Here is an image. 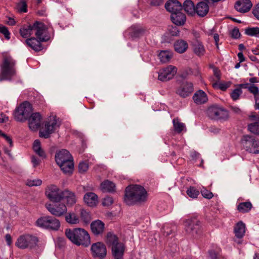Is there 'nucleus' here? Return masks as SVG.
I'll return each instance as SVG.
<instances>
[{"label": "nucleus", "instance_id": "nucleus-22", "mask_svg": "<svg viewBox=\"0 0 259 259\" xmlns=\"http://www.w3.org/2000/svg\"><path fill=\"white\" fill-rule=\"evenodd\" d=\"M166 10L171 14L182 11L183 7L180 2L178 0H169L165 4Z\"/></svg>", "mask_w": 259, "mask_h": 259}, {"label": "nucleus", "instance_id": "nucleus-43", "mask_svg": "<svg viewBox=\"0 0 259 259\" xmlns=\"http://www.w3.org/2000/svg\"><path fill=\"white\" fill-rule=\"evenodd\" d=\"M248 130L251 133L259 135V122L256 121L248 124Z\"/></svg>", "mask_w": 259, "mask_h": 259}, {"label": "nucleus", "instance_id": "nucleus-8", "mask_svg": "<svg viewBox=\"0 0 259 259\" xmlns=\"http://www.w3.org/2000/svg\"><path fill=\"white\" fill-rule=\"evenodd\" d=\"M185 227L187 233L195 238L198 237L202 233L200 222L196 218L186 220Z\"/></svg>", "mask_w": 259, "mask_h": 259}, {"label": "nucleus", "instance_id": "nucleus-60", "mask_svg": "<svg viewBox=\"0 0 259 259\" xmlns=\"http://www.w3.org/2000/svg\"><path fill=\"white\" fill-rule=\"evenodd\" d=\"M209 255L210 257V259H218L219 251H215L214 250H210L209 251Z\"/></svg>", "mask_w": 259, "mask_h": 259}, {"label": "nucleus", "instance_id": "nucleus-3", "mask_svg": "<svg viewBox=\"0 0 259 259\" xmlns=\"http://www.w3.org/2000/svg\"><path fill=\"white\" fill-rule=\"evenodd\" d=\"M15 65V61L10 56L6 55L3 56L1 65L0 81L12 79L16 73Z\"/></svg>", "mask_w": 259, "mask_h": 259}, {"label": "nucleus", "instance_id": "nucleus-19", "mask_svg": "<svg viewBox=\"0 0 259 259\" xmlns=\"http://www.w3.org/2000/svg\"><path fill=\"white\" fill-rule=\"evenodd\" d=\"M208 0H204L198 2L195 6V14L196 13L200 17H204L208 13L209 7Z\"/></svg>", "mask_w": 259, "mask_h": 259}, {"label": "nucleus", "instance_id": "nucleus-18", "mask_svg": "<svg viewBox=\"0 0 259 259\" xmlns=\"http://www.w3.org/2000/svg\"><path fill=\"white\" fill-rule=\"evenodd\" d=\"M61 197V200L64 199L66 205L68 206L73 205L77 201L75 193L68 189L62 191Z\"/></svg>", "mask_w": 259, "mask_h": 259}, {"label": "nucleus", "instance_id": "nucleus-55", "mask_svg": "<svg viewBox=\"0 0 259 259\" xmlns=\"http://www.w3.org/2000/svg\"><path fill=\"white\" fill-rule=\"evenodd\" d=\"M230 35L232 38L238 39L240 38L241 34L239 32V29L237 27H235L230 32Z\"/></svg>", "mask_w": 259, "mask_h": 259}, {"label": "nucleus", "instance_id": "nucleus-54", "mask_svg": "<svg viewBox=\"0 0 259 259\" xmlns=\"http://www.w3.org/2000/svg\"><path fill=\"white\" fill-rule=\"evenodd\" d=\"M113 203V199L112 197L107 196L105 197L102 201V204L104 206H108Z\"/></svg>", "mask_w": 259, "mask_h": 259}, {"label": "nucleus", "instance_id": "nucleus-15", "mask_svg": "<svg viewBox=\"0 0 259 259\" xmlns=\"http://www.w3.org/2000/svg\"><path fill=\"white\" fill-rule=\"evenodd\" d=\"M91 249L92 255L95 257L103 259L107 254L106 247L103 243L101 242L93 244Z\"/></svg>", "mask_w": 259, "mask_h": 259}, {"label": "nucleus", "instance_id": "nucleus-50", "mask_svg": "<svg viewBox=\"0 0 259 259\" xmlns=\"http://www.w3.org/2000/svg\"><path fill=\"white\" fill-rule=\"evenodd\" d=\"M168 30L171 36H176L179 35L180 31L176 26H169Z\"/></svg>", "mask_w": 259, "mask_h": 259}, {"label": "nucleus", "instance_id": "nucleus-34", "mask_svg": "<svg viewBox=\"0 0 259 259\" xmlns=\"http://www.w3.org/2000/svg\"><path fill=\"white\" fill-rule=\"evenodd\" d=\"M175 50L179 53H184L188 48V43L182 39L178 40L174 44Z\"/></svg>", "mask_w": 259, "mask_h": 259}, {"label": "nucleus", "instance_id": "nucleus-7", "mask_svg": "<svg viewBox=\"0 0 259 259\" xmlns=\"http://www.w3.org/2000/svg\"><path fill=\"white\" fill-rule=\"evenodd\" d=\"M241 143L245 150L253 154L259 153V140L252 136L244 135Z\"/></svg>", "mask_w": 259, "mask_h": 259}, {"label": "nucleus", "instance_id": "nucleus-40", "mask_svg": "<svg viewBox=\"0 0 259 259\" xmlns=\"http://www.w3.org/2000/svg\"><path fill=\"white\" fill-rule=\"evenodd\" d=\"M131 28L133 29V31L131 32V36L133 38L139 37L143 35L145 32V29L142 27L132 26Z\"/></svg>", "mask_w": 259, "mask_h": 259}, {"label": "nucleus", "instance_id": "nucleus-49", "mask_svg": "<svg viewBox=\"0 0 259 259\" xmlns=\"http://www.w3.org/2000/svg\"><path fill=\"white\" fill-rule=\"evenodd\" d=\"M201 194L204 198L207 199H210L213 197V193L205 188H203V189H201Z\"/></svg>", "mask_w": 259, "mask_h": 259}, {"label": "nucleus", "instance_id": "nucleus-29", "mask_svg": "<svg viewBox=\"0 0 259 259\" xmlns=\"http://www.w3.org/2000/svg\"><path fill=\"white\" fill-rule=\"evenodd\" d=\"M193 99L197 104H203L208 101L206 94L202 90L196 92L193 97Z\"/></svg>", "mask_w": 259, "mask_h": 259}, {"label": "nucleus", "instance_id": "nucleus-51", "mask_svg": "<svg viewBox=\"0 0 259 259\" xmlns=\"http://www.w3.org/2000/svg\"><path fill=\"white\" fill-rule=\"evenodd\" d=\"M78 171L80 173H83L87 171L89 168L88 163L86 162H80L78 164Z\"/></svg>", "mask_w": 259, "mask_h": 259}, {"label": "nucleus", "instance_id": "nucleus-28", "mask_svg": "<svg viewBox=\"0 0 259 259\" xmlns=\"http://www.w3.org/2000/svg\"><path fill=\"white\" fill-rule=\"evenodd\" d=\"M39 39L37 37H31L25 40L27 45L36 52H39L43 49V46Z\"/></svg>", "mask_w": 259, "mask_h": 259}, {"label": "nucleus", "instance_id": "nucleus-5", "mask_svg": "<svg viewBox=\"0 0 259 259\" xmlns=\"http://www.w3.org/2000/svg\"><path fill=\"white\" fill-rule=\"evenodd\" d=\"M38 239L37 237L29 234L20 236L15 245L20 249L35 248L38 245Z\"/></svg>", "mask_w": 259, "mask_h": 259}, {"label": "nucleus", "instance_id": "nucleus-32", "mask_svg": "<svg viewBox=\"0 0 259 259\" xmlns=\"http://www.w3.org/2000/svg\"><path fill=\"white\" fill-rule=\"evenodd\" d=\"M58 165L64 173L71 174L72 172L74 167L72 159L67 161V162H63L62 163Z\"/></svg>", "mask_w": 259, "mask_h": 259}, {"label": "nucleus", "instance_id": "nucleus-14", "mask_svg": "<svg viewBox=\"0 0 259 259\" xmlns=\"http://www.w3.org/2000/svg\"><path fill=\"white\" fill-rule=\"evenodd\" d=\"M177 72V67L172 65H168L159 70L158 79L162 81H167L173 78Z\"/></svg>", "mask_w": 259, "mask_h": 259}, {"label": "nucleus", "instance_id": "nucleus-36", "mask_svg": "<svg viewBox=\"0 0 259 259\" xmlns=\"http://www.w3.org/2000/svg\"><path fill=\"white\" fill-rule=\"evenodd\" d=\"M252 205L249 201L241 202L237 206V209L241 213H246L249 212L252 208Z\"/></svg>", "mask_w": 259, "mask_h": 259}, {"label": "nucleus", "instance_id": "nucleus-30", "mask_svg": "<svg viewBox=\"0 0 259 259\" xmlns=\"http://www.w3.org/2000/svg\"><path fill=\"white\" fill-rule=\"evenodd\" d=\"M245 232V224L242 221L237 223L234 228V233L235 237L238 239H241L244 236Z\"/></svg>", "mask_w": 259, "mask_h": 259}, {"label": "nucleus", "instance_id": "nucleus-17", "mask_svg": "<svg viewBox=\"0 0 259 259\" xmlns=\"http://www.w3.org/2000/svg\"><path fill=\"white\" fill-rule=\"evenodd\" d=\"M27 120L30 129L36 131L41 126L42 116L39 112L32 113Z\"/></svg>", "mask_w": 259, "mask_h": 259}, {"label": "nucleus", "instance_id": "nucleus-45", "mask_svg": "<svg viewBox=\"0 0 259 259\" xmlns=\"http://www.w3.org/2000/svg\"><path fill=\"white\" fill-rule=\"evenodd\" d=\"M187 195L192 198H196L199 194V191L195 187L191 186L187 190Z\"/></svg>", "mask_w": 259, "mask_h": 259}, {"label": "nucleus", "instance_id": "nucleus-61", "mask_svg": "<svg viewBox=\"0 0 259 259\" xmlns=\"http://www.w3.org/2000/svg\"><path fill=\"white\" fill-rule=\"evenodd\" d=\"M35 153L42 158H45L46 157V153L42 148H40V150L36 151Z\"/></svg>", "mask_w": 259, "mask_h": 259}, {"label": "nucleus", "instance_id": "nucleus-23", "mask_svg": "<svg viewBox=\"0 0 259 259\" xmlns=\"http://www.w3.org/2000/svg\"><path fill=\"white\" fill-rule=\"evenodd\" d=\"M91 229L95 236L102 235L105 230V224L99 220L94 221L91 224Z\"/></svg>", "mask_w": 259, "mask_h": 259}, {"label": "nucleus", "instance_id": "nucleus-57", "mask_svg": "<svg viewBox=\"0 0 259 259\" xmlns=\"http://www.w3.org/2000/svg\"><path fill=\"white\" fill-rule=\"evenodd\" d=\"M41 148L40 142L39 140H35L33 143V149L35 152Z\"/></svg>", "mask_w": 259, "mask_h": 259}, {"label": "nucleus", "instance_id": "nucleus-48", "mask_svg": "<svg viewBox=\"0 0 259 259\" xmlns=\"http://www.w3.org/2000/svg\"><path fill=\"white\" fill-rule=\"evenodd\" d=\"M242 92L241 88L235 89L231 93V97L233 101H236L239 99L240 95Z\"/></svg>", "mask_w": 259, "mask_h": 259}, {"label": "nucleus", "instance_id": "nucleus-26", "mask_svg": "<svg viewBox=\"0 0 259 259\" xmlns=\"http://www.w3.org/2000/svg\"><path fill=\"white\" fill-rule=\"evenodd\" d=\"M83 200L89 206H96L98 203V196L95 193L88 192L84 194Z\"/></svg>", "mask_w": 259, "mask_h": 259}, {"label": "nucleus", "instance_id": "nucleus-62", "mask_svg": "<svg viewBox=\"0 0 259 259\" xmlns=\"http://www.w3.org/2000/svg\"><path fill=\"white\" fill-rule=\"evenodd\" d=\"M9 118L5 114L1 113L0 114V123L6 122L8 121Z\"/></svg>", "mask_w": 259, "mask_h": 259}, {"label": "nucleus", "instance_id": "nucleus-44", "mask_svg": "<svg viewBox=\"0 0 259 259\" xmlns=\"http://www.w3.org/2000/svg\"><path fill=\"white\" fill-rule=\"evenodd\" d=\"M245 33L249 36L259 37V27H247L245 29Z\"/></svg>", "mask_w": 259, "mask_h": 259}, {"label": "nucleus", "instance_id": "nucleus-25", "mask_svg": "<svg viewBox=\"0 0 259 259\" xmlns=\"http://www.w3.org/2000/svg\"><path fill=\"white\" fill-rule=\"evenodd\" d=\"M124 249V245L121 242L112 246V253L114 259L123 258Z\"/></svg>", "mask_w": 259, "mask_h": 259}, {"label": "nucleus", "instance_id": "nucleus-31", "mask_svg": "<svg viewBox=\"0 0 259 259\" xmlns=\"http://www.w3.org/2000/svg\"><path fill=\"white\" fill-rule=\"evenodd\" d=\"M100 188L104 192H114L115 191V184L108 180L101 183Z\"/></svg>", "mask_w": 259, "mask_h": 259}, {"label": "nucleus", "instance_id": "nucleus-12", "mask_svg": "<svg viewBox=\"0 0 259 259\" xmlns=\"http://www.w3.org/2000/svg\"><path fill=\"white\" fill-rule=\"evenodd\" d=\"M61 192L56 185L52 184L47 187L45 194L51 201L59 202L61 201Z\"/></svg>", "mask_w": 259, "mask_h": 259}, {"label": "nucleus", "instance_id": "nucleus-46", "mask_svg": "<svg viewBox=\"0 0 259 259\" xmlns=\"http://www.w3.org/2000/svg\"><path fill=\"white\" fill-rule=\"evenodd\" d=\"M80 218L85 223H89L91 220L90 214L83 209H82L80 211Z\"/></svg>", "mask_w": 259, "mask_h": 259}, {"label": "nucleus", "instance_id": "nucleus-38", "mask_svg": "<svg viewBox=\"0 0 259 259\" xmlns=\"http://www.w3.org/2000/svg\"><path fill=\"white\" fill-rule=\"evenodd\" d=\"M65 221L70 224H76L79 223V218L74 212L66 213Z\"/></svg>", "mask_w": 259, "mask_h": 259}, {"label": "nucleus", "instance_id": "nucleus-63", "mask_svg": "<svg viewBox=\"0 0 259 259\" xmlns=\"http://www.w3.org/2000/svg\"><path fill=\"white\" fill-rule=\"evenodd\" d=\"M5 239L7 244L9 246L11 245L12 244V239L11 235L9 234H6L5 236Z\"/></svg>", "mask_w": 259, "mask_h": 259}, {"label": "nucleus", "instance_id": "nucleus-37", "mask_svg": "<svg viewBox=\"0 0 259 259\" xmlns=\"http://www.w3.org/2000/svg\"><path fill=\"white\" fill-rule=\"evenodd\" d=\"M174 131L178 134L181 133L185 128V125L184 123L180 122L178 118H175L172 120Z\"/></svg>", "mask_w": 259, "mask_h": 259}, {"label": "nucleus", "instance_id": "nucleus-41", "mask_svg": "<svg viewBox=\"0 0 259 259\" xmlns=\"http://www.w3.org/2000/svg\"><path fill=\"white\" fill-rule=\"evenodd\" d=\"M158 57L162 63H167L170 60L172 55L169 51H162L159 53Z\"/></svg>", "mask_w": 259, "mask_h": 259}, {"label": "nucleus", "instance_id": "nucleus-58", "mask_svg": "<svg viewBox=\"0 0 259 259\" xmlns=\"http://www.w3.org/2000/svg\"><path fill=\"white\" fill-rule=\"evenodd\" d=\"M252 13L255 18L259 20V3L255 5L252 10Z\"/></svg>", "mask_w": 259, "mask_h": 259}, {"label": "nucleus", "instance_id": "nucleus-6", "mask_svg": "<svg viewBox=\"0 0 259 259\" xmlns=\"http://www.w3.org/2000/svg\"><path fill=\"white\" fill-rule=\"evenodd\" d=\"M36 223L37 226L50 230L57 231L60 227L59 220L50 215L39 218L36 221Z\"/></svg>", "mask_w": 259, "mask_h": 259}, {"label": "nucleus", "instance_id": "nucleus-2", "mask_svg": "<svg viewBox=\"0 0 259 259\" xmlns=\"http://www.w3.org/2000/svg\"><path fill=\"white\" fill-rule=\"evenodd\" d=\"M65 235L73 244L77 246H88L91 244L90 236L88 232L83 229L77 228L73 230H65Z\"/></svg>", "mask_w": 259, "mask_h": 259}, {"label": "nucleus", "instance_id": "nucleus-20", "mask_svg": "<svg viewBox=\"0 0 259 259\" xmlns=\"http://www.w3.org/2000/svg\"><path fill=\"white\" fill-rule=\"evenodd\" d=\"M252 6L250 0H238L235 3L234 7L238 12L244 13L248 12Z\"/></svg>", "mask_w": 259, "mask_h": 259}, {"label": "nucleus", "instance_id": "nucleus-4", "mask_svg": "<svg viewBox=\"0 0 259 259\" xmlns=\"http://www.w3.org/2000/svg\"><path fill=\"white\" fill-rule=\"evenodd\" d=\"M32 112V105L28 101H24L16 108L14 118L17 121L24 122L27 120Z\"/></svg>", "mask_w": 259, "mask_h": 259}, {"label": "nucleus", "instance_id": "nucleus-53", "mask_svg": "<svg viewBox=\"0 0 259 259\" xmlns=\"http://www.w3.org/2000/svg\"><path fill=\"white\" fill-rule=\"evenodd\" d=\"M212 87L214 88H217L218 87L219 89L223 91H225L229 87V84L228 83H220L218 84L217 82H214L212 83Z\"/></svg>", "mask_w": 259, "mask_h": 259}, {"label": "nucleus", "instance_id": "nucleus-10", "mask_svg": "<svg viewBox=\"0 0 259 259\" xmlns=\"http://www.w3.org/2000/svg\"><path fill=\"white\" fill-rule=\"evenodd\" d=\"M33 28L35 31V35L36 37L40 41L46 42L50 39L51 34L49 32L48 27L44 23L35 21L33 23Z\"/></svg>", "mask_w": 259, "mask_h": 259}, {"label": "nucleus", "instance_id": "nucleus-47", "mask_svg": "<svg viewBox=\"0 0 259 259\" xmlns=\"http://www.w3.org/2000/svg\"><path fill=\"white\" fill-rule=\"evenodd\" d=\"M41 184L42 181L39 179L34 180L28 179L26 182V185L29 187L39 186Z\"/></svg>", "mask_w": 259, "mask_h": 259}, {"label": "nucleus", "instance_id": "nucleus-64", "mask_svg": "<svg viewBox=\"0 0 259 259\" xmlns=\"http://www.w3.org/2000/svg\"><path fill=\"white\" fill-rule=\"evenodd\" d=\"M162 2V0H151V5L154 6H157L160 5Z\"/></svg>", "mask_w": 259, "mask_h": 259}, {"label": "nucleus", "instance_id": "nucleus-21", "mask_svg": "<svg viewBox=\"0 0 259 259\" xmlns=\"http://www.w3.org/2000/svg\"><path fill=\"white\" fill-rule=\"evenodd\" d=\"M191 46L194 53L198 57H202L204 55L206 52L203 43L196 39L193 40Z\"/></svg>", "mask_w": 259, "mask_h": 259}, {"label": "nucleus", "instance_id": "nucleus-35", "mask_svg": "<svg viewBox=\"0 0 259 259\" xmlns=\"http://www.w3.org/2000/svg\"><path fill=\"white\" fill-rule=\"evenodd\" d=\"M33 24L28 26L24 25L20 29V33L23 38H27L33 34Z\"/></svg>", "mask_w": 259, "mask_h": 259}, {"label": "nucleus", "instance_id": "nucleus-9", "mask_svg": "<svg viewBox=\"0 0 259 259\" xmlns=\"http://www.w3.org/2000/svg\"><path fill=\"white\" fill-rule=\"evenodd\" d=\"M207 114L210 118L215 120H226L229 117L228 111L217 105L209 106L207 110Z\"/></svg>", "mask_w": 259, "mask_h": 259}, {"label": "nucleus", "instance_id": "nucleus-39", "mask_svg": "<svg viewBox=\"0 0 259 259\" xmlns=\"http://www.w3.org/2000/svg\"><path fill=\"white\" fill-rule=\"evenodd\" d=\"M106 243L108 245L113 246L120 242H118V238L116 235L111 232H108L107 234Z\"/></svg>", "mask_w": 259, "mask_h": 259}, {"label": "nucleus", "instance_id": "nucleus-13", "mask_svg": "<svg viewBox=\"0 0 259 259\" xmlns=\"http://www.w3.org/2000/svg\"><path fill=\"white\" fill-rule=\"evenodd\" d=\"M59 203L46 204V207L48 210L54 216L56 217H60L66 213L67 208L66 205L63 203L59 202Z\"/></svg>", "mask_w": 259, "mask_h": 259}, {"label": "nucleus", "instance_id": "nucleus-1", "mask_svg": "<svg viewBox=\"0 0 259 259\" xmlns=\"http://www.w3.org/2000/svg\"><path fill=\"white\" fill-rule=\"evenodd\" d=\"M147 192L142 186L133 185L125 189L124 201L128 205L142 204L147 201Z\"/></svg>", "mask_w": 259, "mask_h": 259}, {"label": "nucleus", "instance_id": "nucleus-33", "mask_svg": "<svg viewBox=\"0 0 259 259\" xmlns=\"http://www.w3.org/2000/svg\"><path fill=\"white\" fill-rule=\"evenodd\" d=\"M183 9L189 15L193 16L195 14V6L191 0H186L182 6Z\"/></svg>", "mask_w": 259, "mask_h": 259}, {"label": "nucleus", "instance_id": "nucleus-11", "mask_svg": "<svg viewBox=\"0 0 259 259\" xmlns=\"http://www.w3.org/2000/svg\"><path fill=\"white\" fill-rule=\"evenodd\" d=\"M58 126L59 125L57 124L56 117H50L49 119L45 122L44 130L39 131V137L45 139L49 138L50 135L54 133L56 127Z\"/></svg>", "mask_w": 259, "mask_h": 259}, {"label": "nucleus", "instance_id": "nucleus-24", "mask_svg": "<svg viewBox=\"0 0 259 259\" xmlns=\"http://www.w3.org/2000/svg\"><path fill=\"white\" fill-rule=\"evenodd\" d=\"M72 159V157L69 151L65 149L60 150L55 155V161L57 164L62 163L63 162H67Z\"/></svg>", "mask_w": 259, "mask_h": 259}, {"label": "nucleus", "instance_id": "nucleus-59", "mask_svg": "<svg viewBox=\"0 0 259 259\" xmlns=\"http://www.w3.org/2000/svg\"><path fill=\"white\" fill-rule=\"evenodd\" d=\"M31 162L33 164V167H36L40 164L41 161L35 156L33 155L31 157Z\"/></svg>", "mask_w": 259, "mask_h": 259}, {"label": "nucleus", "instance_id": "nucleus-52", "mask_svg": "<svg viewBox=\"0 0 259 259\" xmlns=\"http://www.w3.org/2000/svg\"><path fill=\"white\" fill-rule=\"evenodd\" d=\"M0 33L3 34L5 37L9 40L10 38V33L8 28L5 26H0Z\"/></svg>", "mask_w": 259, "mask_h": 259}, {"label": "nucleus", "instance_id": "nucleus-56", "mask_svg": "<svg viewBox=\"0 0 259 259\" xmlns=\"http://www.w3.org/2000/svg\"><path fill=\"white\" fill-rule=\"evenodd\" d=\"M248 91L253 95L259 92L258 88L253 84L249 85L248 88Z\"/></svg>", "mask_w": 259, "mask_h": 259}, {"label": "nucleus", "instance_id": "nucleus-27", "mask_svg": "<svg viewBox=\"0 0 259 259\" xmlns=\"http://www.w3.org/2000/svg\"><path fill=\"white\" fill-rule=\"evenodd\" d=\"M182 11H178L171 14V20L173 23L177 26L183 25L186 20L185 15L183 13Z\"/></svg>", "mask_w": 259, "mask_h": 259}, {"label": "nucleus", "instance_id": "nucleus-16", "mask_svg": "<svg viewBox=\"0 0 259 259\" xmlns=\"http://www.w3.org/2000/svg\"><path fill=\"white\" fill-rule=\"evenodd\" d=\"M193 84L192 83L185 81L183 82L176 90V94L181 97L185 98L189 96L193 92Z\"/></svg>", "mask_w": 259, "mask_h": 259}, {"label": "nucleus", "instance_id": "nucleus-42", "mask_svg": "<svg viewBox=\"0 0 259 259\" xmlns=\"http://www.w3.org/2000/svg\"><path fill=\"white\" fill-rule=\"evenodd\" d=\"M28 0H19L16 4V8L18 12L26 13L28 11L27 2Z\"/></svg>", "mask_w": 259, "mask_h": 259}]
</instances>
